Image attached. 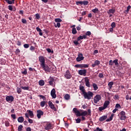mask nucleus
Here are the masks:
<instances>
[{
	"label": "nucleus",
	"instance_id": "nucleus-20",
	"mask_svg": "<svg viewBox=\"0 0 131 131\" xmlns=\"http://www.w3.org/2000/svg\"><path fill=\"white\" fill-rule=\"evenodd\" d=\"M109 104H110V101H109V100H106L103 104V106L105 107V108H106Z\"/></svg>",
	"mask_w": 131,
	"mask_h": 131
},
{
	"label": "nucleus",
	"instance_id": "nucleus-31",
	"mask_svg": "<svg viewBox=\"0 0 131 131\" xmlns=\"http://www.w3.org/2000/svg\"><path fill=\"white\" fill-rule=\"evenodd\" d=\"M20 88L22 89V90H24V91H29V86H21Z\"/></svg>",
	"mask_w": 131,
	"mask_h": 131
},
{
	"label": "nucleus",
	"instance_id": "nucleus-28",
	"mask_svg": "<svg viewBox=\"0 0 131 131\" xmlns=\"http://www.w3.org/2000/svg\"><path fill=\"white\" fill-rule=\"evenodd\" d=\"M64 99L65 100H70V95L69 94H66L64 95Z\"/></svg>",
	"mask_w": 131,
	"mask_h": 131
},
{
	"label": "nucleus",
	"instance_id": "nucleus-24",
	"mask_svg": "<svg viewBox=\"0 0 131 131\" xmlns=\"http://www.w3.org/2000/svg\"><path fill=\"white\" fill-rule=\"evenodd\" d=\"M79 89L83 95L84 93H85V90L84 89V87L83 86H80Z\"/></svg>",
	"mask_w": 131,
	"mask_h": 131
},
{
	"label": "nucleus",
	"instance_id": "nucleus-47",
	"mask_svg": "<svg viewBox=\"0 0 131 131\" xmlns=\"http://www.w3.org/2000/svg\"><path fill=\"white\" fill-rule=\"evenodd\" d=\"M22 23H24V24H26L27 23V21H26V19L25 18H23L21 19Z\"/></svg>",
	"mask_w": 131,
	"mask_h": 131
},
{
	"label": "nucleus",
	"instance_id": "nucleus-10",
	"mask_svg": "<svg viewBox=\"0 0 131 131\" xmlns=\"http://www.w3.org/2000/svg\"><path fill=\"white\" fill-rule=\"evenodd\" d=\"M42 115H43V112H42L40 110H37V117L38 118V119H40V118H41Z\"/></svg>",
	"mask_w": 131,
	"mask_h": 131
},
{
	"label": "nucleus",
	"instance_id": "nucleus-48",
	"mask_svg": "<svg viewBox=\"0 0 131 131\" xmlns=\"http://www.w3.org/2000/svg\"><path fill=\"white\" fill-rule=\"evenodd\" d=\"M115 107L119 109V108H121V106H120V104H119V103H117L116 104Z\"/></svg>",
	"mask_w": 131,
	"mask_h": 131
},
{
	"label": "nucleus",
	"instance_id": "nucleus-35",
	"mask_svg": "<svg viewBox=\"0 0 131 131\" xmlns=\"http://www.w3.org/2000/svg\"><path fill=\"white\" fill-rule=\"evenodd\" d=\"M55 21L57 23H60L62 22V19L61 18H55Z\"/></svg>",
	"mask_w": 131,
	"mask_h": 131
},
{
	"label": "nucleus",
	"instance_id": "nucleus-30",
	"mask_svg": "<svg viewBox=\"0 0 131 131\" xmlns=\"http://www.w3.org/2000/svg\"><path fill=\"white\" fill-rule=\"evenodd\" d=\"M113 63H114L115 66H118L119 64L118 63V59H115L113 61Z\"/></svg>",
	"mask_w": 131,
	"mask_h": 131
},
{
	"label": "nucleus",
	"instance_id": "nucleus-49",
	"mask_svg": "<svg viewBox=\"0 0 131 131\" xmlns=\"http://www.w3.org/2000/svg\"><path fill=\"white\" fill-rule=\"evenodd\" d=\"M81 121V120L79 118H77V119H76V123H80Z\"/></svg>",
	"mask_w": 131,
	"mask_h": 131
},
{
	"label": "nucleus",
	"instance_id": "nucleus-51",
	"mask_svg": "<svg viewBox=\"0 0 131 131\" xmlns=\"http://www.w3.org/2000/svg\"><path fill=\"white\" fill-rule=\"evenodd\" d=\"M81 39H83V37L82 36H79L78 38H77V40L78 41H79V40H80Z\"/></svg>",
	"mask_w": 131,
	"mask_h": 131
},
{
	"label": "nucleus",
	"instance_id": "nucleus-22",
	"mask_svg": "<svg viewBox=\"0 0 131 131\" xmlns=\"http://www.w3.org/2000/svg\"><path fill=\"white\" fill-rule=\"evenodd\" d=\"M17 121L20 123H22V122L24 121V118H23V117H19L17 119Z\"/></svg>",
	"mask_w": 131,
	"mask_h": 131
},
{
	"label": "nucleus",
	"instance_id": "nucleus-34",
	"mask_svg": "<svg viewBox=\"0 0 131 131\" xmlns=\"http://www.w3.org/2000/svg\"><path fill=\"white\" fill-rule=\"evenodd\" d=\"M46 102L45 101H41L40 104L41 107H45V105H46Z\"/></svg>",
	"mask_w": 131,
	"mask_h": 131
},
{
	"label": "nucleus",
	"instance_id": "nucleus-36",
	"mask_svg": "<svg viewBox=\"0 0 131 131\" xmlns=\"http://www.w3.org/2000/svg\"><path fill=\"white\" fill-rule=\"evenodd\" d=\"M16 91L17 93L18 94H21V92H22V90L21 89V88H19V87L17 88Z\"/></svg>",
	"mask_w": 131,
	"mask_h": 131
},
{
	"label": "nucleus",
	"instance_id": "nucleus-32",
	"mask_svg": "<svg viewBox=\"0 0 131 131\" xmlns=\"http://www.w3.org/2000/svg\"><path fill=\"white\" fill-rule=\"evenodd\" d=\"M72 33L73 34H76V33H77V31H76V28H73L72 29Z\"/></svg>",
	"mask_w": 131,
	"mask_h": 131
},
{
	"label": "nucleus",
	"instance_id": "nucleus-18",
	"mask_svg": "<svg viewBox=\"0 0 131 131\" xmlns=\"http://www.w3.org/2000/svg\"><path fill=\"white\" fill-rule=\"evenodd\" d=\"M27 112H28L29 115L31 118H33L34 117V114H33V112L31 110H28Z\"/></svg>",
	"mask_w": 131,
	"mask_h": 131
},
{
	"label": "nucleus",
	"instance_id": "nucleus-1",
	"mask_svg": "<svg viewBox=\"0 0 131 131\" xmlns=\"http://www.w3.org/2000/svg\"><path fill=\"white\" fill-rule=\"evenodd\" d=\"M83 97L84 99H87L88 100H91L94 96V93L91 91L84 93L83 94Z\"/></svg>",
	"mask_w": 131,
	"mask_h": 131
},
{
	"label": "nucleus",
	"instance_id": "nucleus-33",
	"mask_svg": "<svg viewBox=\"0 0 131 131\" xmlns=\"http://www.w3.org/2000/svg\"><path fill=\"white\" fill-rule=\"evenodd\" d=\"M81 68H89V64H81Z\"/></svg>",
	"mask_w": 131,
	"mask_h": 131
},
{
	"label": "nucleus",
	"instance_id": "nucleus-27",
	"mask_svg": "<svg viewBox=\"0 0 131 131\" xmlns=\"http://www.w3.org/2000/svg\"><path fill=\"white\" fill-rule=\"evenodd\" d=\"M93 86L94 88V91H97L99 88L98 87V85L96 83H93Z\"/></svg>",
	"mask_w": 131,
	"mask_h": 131
},
{
	"label": "nucleus",
	"instance_id": "nucleus-52",
	"mask_svg": "<svg viewBox=\"0 0 131 131\" xmlns=\"http://www.w3.org/2000/svg\"><path fill=\"white\" fill-rule=\"evenodd\" d=\"M24 47L25 48V49H28V48H29V44L24 45Z\"/></svg>",
	"mask_w": 131,
	"mask_h": 131
},
{
	"label": "nucleus",
	"instance_id": "nucleus-57",
	"mask_svg": "<svg viewBox=\"0 0 131 131\" xmlns=\"http://www.w3.org/2000/svg\"><path fill=\"white\" fill-rule=\"evenodd\" d=\"M28 122H29V123H33V120L29 118V119H28Z\"/></svg>",
	"mask_w": 131,
	"mask_h": 131
},
{
	"label": "nucleus",
	"instance_id": "nucleus-13",
	"mask_svg": "<svg viewBox=\"0 0 131 131\" xmlns=\"http://www.w3.org/2000/svg\"><path fill=\"white\" fill-rule=\"evenodd\" d=\"M51 96L52 97L53 99H56L57 95H56V90L53 89L51 92Z\"/></svg>",
	"mask_w": 131,
	"mask_h": 131
},
{
	"label": "nucleus",
	"instance_id": "nucleus-12",
	"mask_svg": "<svg viewBox=\"0 0 131 131\" xmlns=\"http://www.w3.org/2000/svg\"><path fill=\"white\" fill-rule=\"evenodd\" d=\"M6 100L7 101V102L11 103V102H13V101H14V97H13L12 96H7L6 97Z\"/></svg>",
	"mask_w": 131,
	"mask_h": 131
},
{
	"label": "nucleus",
	"instance_id": "nucleus-5",
	"mask_svg": "<svg viewBox=\"0 0 131 131\" xmlns=\"http://www.w3.org/2000/svg\"><path fill=\"white\" fill-rule=\"evenodd\" d=\"M91 110H88V113L86 111H83L81 113L80 116H86V115H91Z\"/></svg>",
	"mask_w": 131,
	"mask_h": 131
},
{
	"label": "nucleus",
	"instance_id": "nucleus-63",
	"mask_svg": "<svg viewBox=\"0 0 131 131\" xmlns=\"http://www.w3.org/2000/svg\"><path fill=\"white\" fill-rule=\"evenodd\" d=\"M125 99L126 100H131V96H130V98H129V96L126 95L125 96Z\"/></svg>",
	"mask_w": 131,
	"mask_h": 131
},
{
	"label": "nucleus",
	"instance_id": "nucleus-19",
	"mask_svg": "<svg viewBox=\"0 0 131 131\" xmlns=\"http://www.w3.org/2000/svg\"><path fill=\"white\" fill-rule=\"evenodd\" d=\"M113 117H114V114H112L110 117V118H108L106 120V122H109L110 121L113 120Z\"/></svg>",
	"mask_w": 131,
	"mask_h": 131
},
{
	"label": "nucleus",
	"instance_id": "nucleus-8",
	"mask_svg": "<svg viewBox=\"0 0 131 131\" xmlns=\"http://www.w3.org/2000/svg\"><path fill=\"white\" fill-rule=\"evenodd\" d=\"M39 61L40 62V66H42V65H45V64H46V60L45 59V57H43V56H40L39 57Z\"/></svg>",
	"mask_w": 131,
	"mask_h": 131
},
{
	"label": "nucleus",
	"instance_id": "nucleus-2",
	"mask_svg": "<svg viewBox=\"0 0 131 131\" xmlns=\"http://www.w3.org/2000/svg\"><path fill=\"white\" fill-rule=\"evenodd\" d=\"M118 116L119 118H120V120H125L126 119V113L125 112L122 111L121 112H120Z\"/></svg>",
	"mask_w": 131,
	"mask_h": 131
},
{
	"label": "nucleus",
	"instance_id": "nucleus-21",
	"mask_svg": "<svg viewBox=\"0 0 131 131\" xmlns=\"http://www.w3.org/2000/svg\"><path fill=\"white\" fill-rule=\"evenodd\" d=\"M107 116H103L99 119V121H104V120H105V119H107Z\"/></svg>",
	"mask_w": 131,
	"mask_h": 131
},
{
	"label": "nucleus",
	"instance_id": "nucleus-43",
	"mask_svg": "<svg viewBox=\"0 0 131 131\" xmlns=\"http://www.w3.org/2000/svg\"><path fill=\"white\" fill-rule=\"evenodd\" d=\"M114 99V100H119V96H118V95H115Z\"/></svg>",
	"mask_w": 131,
	"mask_h": 131
},
{
	"label": "nucleus",
	"instance_id": "nucleus-59",
	"mask_svg": "<svg viewBox=\"0 0 131 131\" xmlns=\"http://www.w3.org/2000/svg\"><path fill=\"white\" fill-rule=\"evenodd\" d=\"M20 50L19 49H17L15 50V54H20Z\"/></svg>",
	"mask_w": 131,
	"mask_h": 131
},
{
	"label": "nucleus",
	"instance_id": "nucleus-4",
	"mask_svg": "<svg viewBox=\"0 0 131 131\" xmlns=\"http://www.w3.org/2000/svg\"><path fill=\"white\" fill-rule=\"evenodd\" d=\"M41 67L42 68L43 70L46 71V72H51V68H50L48 65L46 64V63L41 66Z\"/></svg>",
	"mask_w": 131,
	"mask_h": 131
},
{
	"label": "nucleus",
	"instance_id": "nucleus-55",
	"mask_svg": "<svg viewBox=\"0 0 131 131\" xmlns=\"http://www.w3.org/2000/svg\"><path fill=\"white\" fill-rule=\"evenodd\" d=\"M8 9L10 11H13V6L12 5H9L8 6Z\"/></svg>",
	"mask_w": 131,
	"mask_h": 131
},
{
	"label": "nucleus",
	"instance_id": "nucleus-26",
	"mask_svg": "<svg viewBox=\"0 0 131 131\" xmlns=\"http://www.w3.org/2000/svg\"><path fill=\"white\" fill-rule=\"evenodd\" d=\"M92 12H93V13H94L95 14L97 13H99V9H98L97 8H96L95 9H92Z\"/></svg>",
	"mask_w": 131,
	"mask_h": 131
},
{
	"label": "nucleus",
	"instance_id": "nucleus-9",
	"mask_svg": "<svg viewBox=\"0 0 131 131\" xmlns=\"http://www.w3.org/2000/svg\"><path fill=\"white\" fill-rule=\"evenodd\" d=\"M78 74H79V75H82L83 76H86V70L83 69V70H79Z\"/></svg>",
	"mask_w": 131,
	"mask_h": 131
},
{
	"label": "nucleus",
	"instance_id": "nucleus-11",
	"mask_svg": "<svg viewBox=\"0 0 131 131\" xmlns=\"http://www.w3.org/2000/svg\"><path fill=\"white\" fill-rule=\"evenodd\" d=\"M48 105L50 107L51 109H52V110H54V111H57V108H56V107H55V105L53 104V102H52V101H49L48 102Z\"/></svg>",
	"mask_w": 131,
	"mask_h": 131
},
{
	"label": "nucleus",
	"instance_id": "nucleus-54",
	"mask_svg": "<svg viewBox=\"0 0 131 131\" xmlns=\"http://www.w3.org/2000/svg\"><path fill=\"white\" fill-rule=\"evenodd\" d=\"M22 74H25V75H26L27 74V70L25 69L24 71L21 72Z\"/></svg>",
	"mask_w": 131,
	"mask_h": 131
},
{
	"label": "nucleus",
	"instance_id": "nucleus-29",
	"mask_svg": "<svg viewBox=\"0 0 131 131\" xmlns=\"http://www.w3.org/2000/svg\"><path fill=\"white\" fill-rule=\"evenodd\" d=\"M39 85H40L41 86H42L43 85H45V81L42 80H40L39 81Z\"/></svg>",
	"mask_w": 131,
	"mask_h": 131
},
{
	"label": "nucleus",
	"instance_id": "nucleus-53",
	"mask_svg": "<svg viewBox=\"0 0 131 131\" xmlns=\"http://www.w3.org/2000/svg\"><path fill=\"white\" fill-rule=\"evenodd\" d=\"M109 65L110 66H113V61L112 60L109 61Z\"/></svg>",
	"mask_w": 131,
	"mask_h": 131
},
{
	"label": "nucleus",
	"instance_id": "nucleus-23",
	"mask_svg": "<svg viewBox=\"0 0 131 131\" xmlns=\"http://www.w3.org/2000/svg\"><path fill=\"white\" fill-rule=\"evenodd\" d=\"M113 84H114V82H110L108 83V86L109 87L108 90L110 91V90H111V89H112Z\"/></svg>",
	"mask_w": 131,
	"mask_h": 131
},
{
	"label": "nucleus",
	"instance_id": "nucleus-50",
	"mask_svg": "<svg viewBox=\"0 0 131 131\" xmlns=\"http://www.w3.org/2000/svg\"><path fill=\"white\" fill-rule=\"evenodd\" d=\"M99 77L100 78H104V75L102 73H99L98 75Z\"/></svg>",
	"mask_w": 131,
	"mask_h": 131
},
{
	"label": "nucleus",
	"instance_id": "nucleus-38",
	"mask_svg": "<svg viewBox=\"0 0 131 131\" xmlns=\"http://www.w3.org/2000/svg\"><path fill=\"white\" fill-rule=\"evenodd\" d=\"M5 1L6 2V3H7V4H8V5H13V4H14L12 1L5 0Z\"/></svg>",
	"mask_w": 131,
	"mask_h": 131
},
{
	"label": "nucleus",
	"instance_id": "nucleus-39",
	"mask_svg": "<svg viewBox=\"0 0 131 131\" xmlns=\"http://www.w3.org/2000/svg\"><path fill=\"white\" fill-rule=\"evenodd\" d=\"M22 128H23V126L22 125H20L18 127V131H22Z\"/></svg>",
	"mask_w": 131,
	"mask_h": 131
},
{
	"label": "nucleus",
	"instance_id": "nucleus-64",
	"mask_svg": "<svg viewBox=\"0 0 131 131\" xmlns=\"http://www.w3.org/2000/svg\"><path fill=\"white\" fill-rule=\"evenodd\" d=\"M39 97L41 98V99H43V100H46V97L43 95H39Z\"/></svg>",
	"mask_w": 131,
	"mask_h": 131
},
{
	"label": "nucleus",
	"instance_id": "nucleus-6",
	"mask_svg": "<svg viewBox=\"0 0 131 131\" xmlns=\"http://www.w3.org/2000/svg\"><path fill=\"white\" fill-rule=\"evenodd\" d=\"M84 59V57H83V55L82 53H79L78 57L76 58L77 62H80V61H82Z\"/></svg>",
	"mask_w": 131,
	"mask_h": 131
},
{
	"label": "nucleus",
	"instance_id": "nucleus-25",
	"mask_svg": "<svg viewBox=\"0 0 131 131\" xmlns=\"http://www.w3.org/2000/svg\"><path fill=\"white\" fill-rule=\"evenodd\" d=\"M115 13V9H111L107 11L108 14H114Z\"/></svg>",
	"mask_w": 131,
	"mask_h": 131
},
{
	"label": "nucleus",
	"instance_id": "nucleus-15",
	"mask_svg": "<svg viewBox=\"0 0 131 131\" xmlns=\"http://www.w3.org/2000/svg\"><path fill=\"white\" fill-rule=\"evenodd\" d=\"M73 112L74 113H75L76 116H80L81 113L79 112V111L77 110L76 108H74L73 110Z\"/></svg>",
	"mask_w": 131,
	"mask_h": 131
},
{
	"label": "nucleus",
	"instance_id": "nucleus-3",
	"mask_svg": "<svg viewBox=\"0 0 131 131\" xmlns=\"http://www.w3.org/2000/svg\"><path fill=\"white\" fill-rule=\"evenodd\" d=\"M102 99V97H101V95H96L93 99L94 103V104H97L98 102H99Z\"/></svg>",
	"mask_w": 131,
	"mask_h": 131
},
{
	"label": "nucleus",
	"instance_id": "nucleus-60",
	"mask_svg": "<svg viewBox=\"0 0 131 131\" xmlns=\"http://www.w3.org/2000/svg\"><path fill=\"white\" fill-rule=\"evenodd\" d=\"M75 67H76V68H79V67H80V68H81V64H76L75 66Z\"/></svg>",
	"mask_w": 131,
	"mask_h": 131
},
{
	"label": "nucleus",
	"instance_id": "nucleus-45",
	"mask_svg": "<svg viewBox=\"0 0 131 131\" xmlns=\"http://www.w3.org/2000/svg\"><path fill=\"white\" fill-rule=\"evenodd\" d=\"M94 63L95 64V65L96 66H98V65H100V61L99 60H96L94 62Z\"/></svg>",
	"mask_w": 131,
	"mask_h": 131
},
{
	"label": "nucleus",
	"instance_id": "nucleus-14",
	"mask_svg": "<svg viewBox=\"0 0 131 131\" xmlns=\"http://www.w3.org/2000/svg\"><path fill=\"white\" fill-rule=\"evenodd\" d=\"M45 128L48 130V129H52V128H53V126H52V124H51V123H47L45 126Z\"/></svg>",
	"mask_w": 131,
	"mask_h": 131
},
{
	"label": "nucleus",
	"instance_id": "nucleus-56",
	"mask_svg": "<svg viewBox=\"0 0 131 131\" xmlns=\"http://www.w3.org/2000/svg\"><path fill=\"white\" fill-rule=\"evenodd\" d=\"M76 5L78 6V5H82V1H78L76 2Z\"/></svg>",
	"mask_w": 131,
	"mask_h": 131
},
{
	"label": "nucleus",
	"instance_id": "nucleus-58",
	"mask_svg": "<svg viewBox=\"0 0 131 131\" xmlns=\"http://www.w3.org/2000/svg\"><path fill=\"white\" fill-rule=\"evenodd\" d=\"M30 51H34V50H35V47L33 46H31V47L30 48Z\"/></svg>",
	"mask_w": 131,
	"mask_h": 131
},
{
	"label": "nucleus",
	"instance_id": "nucleus-17",
	"mask_svg": "<svg viewBox=\"0 0 131 131\" xmlns=\"http://www.w3.org/2000/svg\"><path fill=\"white\" fill-rule=\"evenodd\" d=\"M85 82L86 86H88V88H90L91 84H90V79H89V78H85Z\"/></svg>",
	"mask_w": 131,
	"mask_h": 131
},
{
	"label": "nucleus",
	"instance_id": "nucleus-42",
	"mask_svg": "<svg viewBox=\"0 0 131 131\" xmlns=\"http://www.w3.org/2000/svg\"><path fill=\"white\" fill-rule=\"evenodd\" d=\"M92 34V33L91 32V31H87L85 33V35L86 36H90V35Z\"/></svg>",
	"mask_w": 131,
	"mask_h": 131
},
{
	"label": "nucleus",
	"instance_id": "nucleus-7",
	"mask_svg": "<svg viewBox=\"0 0 131 131\" xmlns=\"http://www.w3.org/2000/svg\"><path fill=\"white\" fill-rule=\"evenodd\" d=\"M64 77L65 78H67V79H70V78L72 77V75H71V73H70V71L69 70H68L66 72Z\"/></svg>",
	"mask_w": 131,
	"mask_h": 131
},
{
	"label": "nucleus",
	"instance_id": "nucleus-44",
	"mask_svg": "<svg viewBox=\"0 0 131 131\" xmlns=\"http://www.w3.org/2000/svg\"><path fill=\"white\" fill-rule=\"evenodd\" d=\"M55 27H58V28H60V27H61V24H60V23H57L56 25H55Z\"/></svg>",
	"mask_w": 131,
	"mask_h": 131
},
{
	"label": "nucleus",
	"instance_id": "nucleus-61",
	"mask_svg": "<svg viewBox=\"0 0 131 131\" xmlns=\"http://www.w3.org/2000/svg\"><path fill=\"white\" fill-rule=\"evenodd\" d=\"M12 118H13V119H16V115L15 114H12L11 115Z\"/></svg>",
	"mask_w": 131,
	"mask_h": 131
},
{
	"label": "nucleus",
	"instance_id": "nucleus-62",
	"mask_svg": "<svg viewBox=\"0 0 131 131\" xmlns=\"http://www.w3.org/2000/svg\"><path fill=\"white\" fill-rule=\"evenodd\" d=\"M36 19H39L40 18V16H39V14L38 13H37L35 14Z\"/></svg>",
	"mask_w": 131,
	"mask_h": 131
},
{
	"label": "nucleus",
	"instance_id": "nucleus-41",
	"mask_svg": "<svg viewBox=\"0 0 131 131\" xmlns=\"http://www.w3.org/2000/svg\"><path fill=\"white\" fill-rule=\"evenodd\" d=\"M111 27L112 28H115V27H116V24L115 22H113L111 24Z\"/></svg>",
	"mask_w": 131,
	"mask_h": 131
},
{
	"label": "nucleus",
	"instance_id": "nucleus-40",
	"mask_svg": "<svg viewBox=\"0 0 131 131\" xmlns=\"http://www.w3.org/2000/svg\"><path fill=\"white\" fill-rule=\"evenodd\" d=\"M82 5H84V6H88V5H89V1H82Z\"/></svg>",
	"mask_w": 131,
	"mask_h": 131
},
{
	"label": "nucleus",
	"instance_id": "nucleus-16",
	"mask_svg": "<svg viewBox=\"0 0 131 131\" xmlns=\"http://www.w3.org/2000/svg\"><path fill=\"white\" fill-rule=\"evenodd\" d=\"M49 83L50 84V85H52V86H54V78H53V77H50L49 79Z\"/></svg>",
	"mask_w": 131,
	"mask_h": 131
},
{
	"label": "nucleus",
	"instance_id": "nucleus-37",
	"mask_svg": "<svg viewBox=\"0 0 131 131\" xmlns=\"http://www.w3.org/2000/svg\"><path fill=\"white\" fill-rule=\"evenodd\" d=\"M99 111H103V110H105L106 109V107L105 106H100L99 107Z\"/></svg>",
	"mask_w": 131,
	"mask_h": 131
},
{
	"label": "nucleus",
	"instance_id": "nucleus-46",
	"mask_svg": "<svg viewBox=\"0 0 131 131\" xmlns=\"http://www.w3.org/2000/svg\"><path fill=\"white\" fill-rule=\"evenodd\" d=\"M5 124L6 126H10V123H9L8 121H5Z\"/></svg>",
	"mask_w": 131,
	"mask_h": 131
}]
</instances>
